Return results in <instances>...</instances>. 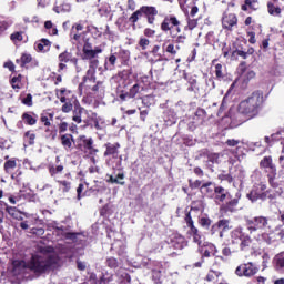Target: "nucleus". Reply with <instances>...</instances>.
<instances>
[{
    "label": "nucleus",
    "instance_id": "obj_1",
    "mask_svg": "<svg viewBox=\"0 0 284 284\" xmlns=\"http://www.w3.org/2000/svg\"><path fill=\"white\" fill-rule=\"evenodd\" d=\"M24 270H29L32 274L41 276V274H49L59 267V256L54 254V247L44 246L40 248V253L33 254L27 262H20Z\"/></svg>",
    "mask_w": 284,
    "mask_h": 284
},
{
    "label": "nucleus",
    "instance_id": "obj_2",
    "mask_svg": "<svg viewBox=\"0 0 284 284\" xmlns=\"http://www.w3.org/2000/svg\"><path fill=\"white\" fill-rule=\"evenodd\" d=\"M262 108L263 93L261 91H254L246 100H243L239 104V113L247 119H254V116H258Z\"/></svg>",
    "mask_w": 284,
    "mask_h": 284
},
{
    "label": "nucleus",
    "instance_id": "obj_3",
    "mask_svg": "<svg viewBox=\"0 0 284 284\" xmlns=\"http://www.w3.org/2000/svg\"><path fill=\"white\" fill-rule=\"evenodd\" d=\"M267 190V185L264 183L256 184L252 187L248 194H246V197L251 203H256V201H266L270 199V201H274L275 195L270 194Z\"/></svg>",
    "mask_w": 284,
    "mask_h": 284
},
{
    "label": "nucleus",
    "instance_id": "obj_4",
    "mask_svg": "<svg viewBox=\"0 0 284 284\" xmlns=\"http://www.w3.org/2000/svg\"><path fill=\"white\" fill-rule=\"evenodd\" d=\"M60 94V101L64 103L62 105V112H64L65 114H68V112H72L73 108H77V105L79 104V100H77V97H74L72 92L65 89H61Z\"/></svg>",
    "mask_w": 284,
    "mask_h": 284
},
{
    "label": "nucleus",
    "instance_id": "obj_5",
    "mask_svg": "<svg viewBox=\"0 0 284 284\" xmlns=\"http://www.w3.org/2000/svg\"><path fill=\"white\" fill-rule=\"evenodd\" d=\"M247 230L252 234V232H256V230H265L267 225H270V220L265 216H256L253 220H247Z\"/></svg>",
    "mask_w": 284,
    "mask_h": 284
},
{
    "label": "nucleus",
    "instance_id": "obj_6",
    "mask_svg": "<svg viewBox=\"0 0 284 284\" xmlns=\"http://www.w3.org/2000/svg\"><path fill=\"white\" fill-rule=\"evenodd\" d=\"M83 116H88V119H97V113L92 111H88L84 108L81 106V104H75V108L73 110V116L72 121L74 123H81L83 121Z\"/></svg>",
    "mask_w": 284,
    "mask_h": 284
},
{
    "label": "nucleus",
    "instance_id": "obj_7",
    "mask_svg": "<svg viewBox=\"0 0 284 284\" xmlns=\"http://www.w3.org/2000/svg\"><path fill=\"white\" fill-rule=\"evenodd\" d=\"M258 273V267L256 264L248 262L246 264H242L236 267L235 274L236 276H254V274Z\"/></svg>",
    "mask_w": 284,
    "mask_h": 284
},
{
    "label": "nucleus",
    "instance_id": "obj_8",
    "mask_svg": "<svg viewBox=\"0 0 284 284\" xmlns=\"http://www.w3.org/2000/svg\"><path fill=\"white\" fill-rule=\"evenodd\" d=\"M239 201H241V194L236 193L235 197L230 195V199H226L224 203L220 206L222 212H236V207H239Z\"/></svg>",
    "mask_w": 284,
    "mask_h": 284
},
{
    "label": "nucleus",
    "instance_id": "obj_9",
    "mask_svg": "<svg viewBox=\"0 0 284 284\" xmlns=\"http://www.w3.org/2000/svg\"><path fill=\"white\" fill-rule=\"evenodd\" d=\"M230 192L225 190L223 186H215L214 187V193H213V199L214 203L216 205H223L226 201V199H230Z\"/></svg>",
    "mask_w": 284,
    "mask_h": 284
},
{
    "label": "nucleus",
    "instance_id": "obj_10",
    "mask_svg": "<svg viewBox=\"0 0 284 284\" xmlns=\"http://www.w3.org/2000/svg\"><path fill=\"white\" fill-rule=\"evenodd\" d=\"M168 244L173 250H183L185 247V237L179 233H173L169 236Z\"/></svg>",
    "mask_w": 284,
    "mask_h": 284
},
{
    "label": "nucleus",
    "instance_id": "obj_11",
    "mask_svg": "<svg viewBox=\"0 0 284 284\" xmlns=\"http://www.w3.org/2000/svg\"><path fill=\"white\" fill-rule=\"evenodd\" d=\"M82 52L84 54V59H97V55L103 52V48L101 47L92 48V43L85 42L83 45Z\"/></svg>",
    "mask_w": 284,
    "mask_h": 284
},
{
    "label": "nucleus",
    "instance_id": "obj_12",
    "mask_svg": "<svg viewBox=\"0 0 284 284\" xmlns=\"http://www.w3.org/2000/svg\"><path fill=\"white\" fill-rule=\"evenodd\" d=\"M174 26H181V22L179 21V19H176V17L171 16V17H166L164 18V20L161 23V30L163 32H174V30H172L174 28Z\"/></svg>",
    "mask_w": 284,
    "mask_h": 284
},
{
    "label": "nucleus",
    "instance_id": "obj_13",
    "mask_svg": "<svg viewBox=\"0 0 284 284\" xmlns=\"http://www.w3.org/2000/svg\"><path fill=\"white\" fill-rule=\"evenodd\" d=\"M201 254L203 257L210 258V256H216V253L219 252L216 250V246L210 242H204L200 247H199Z\"/></svg>",
    "mask_w": 284,
    "mask_h": 284
},
{
    "label": "nucleus",
    "instance_id": "obj_14",
    "mask_svg": "<svg viewBox=\"0 0 284 284\" xmlns=\"http://www.w3.org/2000/svg\"><path fill=\"white\" fill-rule=\"evenodd\" d=\"M58 59L60 63H68V62L73 63V65L77 69V72H81V68L79 67V59L72 57V53H70L69 51H64L60 53Z\"/></svg>",
    "mask_w": 284,
    "mask_h": 284
},
{
    "label": "nucleus",
    "instance_id": "obj_15",
    "mask_svg": "<svg viewBox=\"0 0 284 284\" xmlns=\"http://www.w3.org/2000/svg\"><path fill=\"white\" fill-rule=\"evenodd\" d=\"M229 230H232V226H230V220H220L212 226L211 232L214 234V232L220 231V236L223 239V232H229Z\"/></svg>",
    "mask_w": 284,
    "mask_h": 284
},
{
    "label": "nucleus",
    "instance_id": "obj_16",
    "mask_svg": "<svg viewBox=\"0 0 284 284\" xmlns=\"http://www.w3.org/2000/svg\"><path fill=\"white\" fill-rule=\"evenodd\" d=\"M142 14L145 16L148 23L150 26H154V21L156 19V14H159V11L156 10L155 7H148L143 6L142 7Z\"/></svg>",
    "mask_w": 284,
    "mask_h": 284
},
{
    "label": "nucleus",
    "instance_id": "obj_17",
    "mask_svg": "<svg viewBox=\"0 0 284 284\" xmlns=\"http://www.w3.org/2000/svg\"><path fill=\"white\" fill-rule=\"evenodd\" d=\"M104 156H110V159H119V150L121 149V144L119 142L115 143H106L105 144Z\"/></svg>",
    "mask_w": 284,
    "mask_h": 284
},
{
    "label": "nucleus",
    "instance_id": "obj_18",
    "mask_svg": "<svg viewBox=\"0 0 284 284\" xmlns=\"http://www.w3.org/2000/svg\"><path fill=\"white\" fill-rule=\"evenodd\" d=\"M80 141H82V148L84 152H89V154H97V152H99L98 149H94V140L92 138L82 135L80 136Z\"/></svg>",
    "mask_w": 284,
    "mask_h": 284
},
{
    "label": "nucleus",
    "instance_id": "obj_19",
    "mask_svg": "<svg viewBox=\"0 0 284 284\" xmlns=\"http://www.w3.org/2000/svg\"><path fill=\"white\" fill-rule=\"evenodd\" d=\"M237 21L239 19L236 18V14L234 13L224 14V17L222 18V26L225 30H232V28L236 26Z\"/></svg>",
    "mask_w": 284,
    "mask_h": 284
},
{
    "label": "nucleus",
    "instance_id": "obj_20",
    "mask_svg": "<svg viewBox=\"0 0 284 284\" xmlns=\"http://www.w3.org/2000/svg\"><path fill=\"white\" fill-rule=\"evenodd\" d=\"M239 72H240L244 83L252 81V79H254V77H256V72L245 68V62H242L240 64Z\"/></svg>",
    "mask_w": 284,
    "mask_h": 284
},
{
    "label": "nucleus",
    "instance_id": "obj_21",
    "mask_svg": "<svg viewBox=\"0 0 284 284\" xmlns=\"http://www.w3.org/2000/svg\"><path fill=\"white\" fill-rule=\"evenodd\" d=\"M214 182L209 181L204 182L200 189V192L204 194V196H207V199H214Z\"/></svg>",
    "mask_w": 284,
    "mask_h": 284
},
{
    "label": "nucleus",
    "instance_id": "obj_22",
    "mask_svg": "<svg viewBox=\"0 0 284 284\" xmlns=\"http://www.w3.org/2000/svg\"><path fill=\"white\" fill-rule=\"evenodd\" d=\"M225 145H227L229 148H235L232 151V154H234V156H239L241 154V150L243 149V142H241L240 140H235V139H229L225 142Z\"/></svg>",
    "mask_w": 284,
    "mask_h": 284
},
{
    "label": "nucleus",
    "instance_id": "obj_23",
    "mask_svg": "<svg viewBox=\"0 0 284 284\" xmlns=\"http://www.w3.org/2000/svg\"><path fill=\"white\" fill-rule=\"evenodd\" d=\"M245 236V233H243L242 227H237L231 232V241L233 245H239L243 237Z\"/></svg>",
    "mask_w": 284,
    "mask_h": 284
},
{
    "label": "nucleus",
    "instance_id": "obj_24",
    "mask_svg": "<svg viewBox=\"0 0 284 284\" xmlns=\"http://www.w3.org/2000/svg\"><path fill=\"white\" fill-rule=\"evenodd\" d=\"M60 141L64 150H72V145H74V136L72 134H62Z\"/></svg>",
    "mask_w": 284,
    "mask_h": 284
},
{
    "label": "nucleus",
    "instance_id": "obj_25",
    "mask_svg": "<svg viewBox=\"0 0 284 284\" xmlns=\"http://www.w3.org/2000/svg\"><path fill=\"white\" fill-rule=\"evenodd\" d=\"M106 176H109V180H106L108 183H115L116 185H125V181H123L125 179V173L120 172L115 175H110L108 174Z\"/></svg>",
    "mask_w": 284,
    "mask_h": 284
},
{
    "label": "nucleus",
    "instance_id": "obj_26",
    "mask_svg": "<svg viewBox=\"0 0 284 284\" xmlns=\"http://www.w3.org/2000/svg\"><path fill=\"white\" fill-rule=\"evenodd\" d=\"M51 42L48 39H42L36 43L34 48L37 52H50Z\"/></svg>",
    "mask_w": 284,
    "mask_h": 284
},
{
    "label": "nucleus",
    "instance_id": "obj_27",
    "mask_svg": "<svg viewBox=\"0 0 284 284\" xmlns=\"http://www.w3.org/2000/svg\"><path fill=\"white\" fill-rule=\"evenodd\" d=\"M116 59H119V55H116V52L111 53V55L104 62V70H106V71L114 70V68L116 65Z\"/></svg>",
    "mask_w": 284,
    "mask_h": 284
},
{
    "label": "nucleus",
    "instance_id": "obj_28",
    "mask_svg": "<svg viewBox=\"0 0 284 284\" xmlns=\"http://www.w3.org/2000/svg\"><path fill=\"white\" fill-rule=\"evenodd\" d=\"M261 8L258 0H245V3L242 6V10L247 12V10L256 11Z\"/></svg>",
    "mask_w": 284,
    "mask_h": 284
},
{
    "label": "nucleus",
    "instance_id": "obj_29",
    "mask_svg": "<svg viewBox=\"0 0 284 284\" xmlns=\"http://www.w3.org/2000/svg\"><path fill=\"white\" fill-rule=\"evenodd\" d=\"M275 270L284 274V252L275 255L274 257Z\"/></svg>",
    "mask_w": 284,
    "mask_h": 284
},
{
    "label": "nucleus",
    "instance_id": "obj_30",
    "mask_svg": "<svg viewBox=\"0 0 284 284\" xmlns=\"http://www.w3.org/2000/svg\"><path fill=\"white\" fill-rule=\"evenodd\" d=\"M205 116H207V112H205V109H197L195 111V116H194V121L197 125L203 124V122L205 121Z\"/></svg>",
    "mask_w": 284,
    "mask_h": 284
},
{
    "label": "nucleus",
    "instance_id": "obj_31",
    "mask_svg": "<svg viewBox=\"0 0 284 284\" xmlns=\"http://www.w3.org/2000/svg\"><path fill=\"white\" fill-rule=\"evenodd\" d=\"M53 10L57 14H61V12H70V10H72V6L68 2H63L62 4H55Z\"/></svg>",
    "mask_w": 284,
    "mask_h": 284
},
{
    "label": "nucleus",
    "instance_id": "obj_32",
    "mask_svg": "<svg viewBox=\"0 0 284 284\" xmlns=\"http://www.w3.org/2000/svg\"><path fill=\"white\" fill-rule=\"evenodd\" d=\"M7 212L12 219H16L17 221H23V216H21V212L17 210L16 206H7Z\"/></svg>",
    "mask_w": 284,
    "mask_h": 284
},
{
    "label": "nucleus",
    "instance_id": "obj_33",
    "mask_svg": "<svg viewBox=\"0 0 284 284\" xmlns=\"http://www.w3.org/2000/svg\"><path fill=\"white\" fill-rule=\"evenodd\" d=\"M22 121L27 125H36L37 124V115H34L33 113H23Z\"/></svg>",
    "mask_w": 284,
    "mask_h": 284
},
{
    "label": "nucleus",
    "instance_id": "obj_34",
    "mask_svg": "<svg viewBox=\"0 0 284 284\" xmlns=\"http://www.w3.org/2000/svg\"><path fill=\"white\" fill-rule=\"evenodd\" d=\"M190 234L191 236H193V243H196L199 245V248L202 246L201 243H203V241L201 240V233L199 232V229L193 227L192 230H190Z\"/></svg>",
    "mask_w": 284,
    "mask_h": 284
},
{
    "label": "nucleus",
    "instance_id": "obj_35",
    "mask_svg": "<svg viewBox=\"0 0 284 284\" xmlns=\"http://www.w3.org/2000/svg\"><path fill=\"white\" fill-rule=\"evenodd\" d=\"M3 168L7 174H12V172L17 168V160L14 159L8 160L7 162H4Z\"/></svg>",
    "mask_w": 284,
    "mask_h": 284
},
{
    "label": "nucleus",
    "instance_id": "obj_36",
    "mask_svg": "<svg viewBox=\"0 0 284 284\" xmlns=\"http://www.w3.org/2000/svg\"><path fill=\"white\" fill-rule=\"evenodd\" d=\"M160 49H161V47H159V45L153 47L152 52H153L155 59L151 60L152 65H156V63H161V61H163V57L161 54H159Z\"/></svg>",
    "mask_w": 284,
    "mask_h": 284
},
{
    "label": "nucleus",
    "instance_id": "obj_37",
    "mask_svg": "<svg viewBox=\"0 0 284 284\" xmlns=\"http://www.w3.org/2000/svg\"><path fill=\"white\" fill-rule=\"evenodd\" d=\"M11 26H12L11 20H0V37H3L8 28H10Z\"/></svg>",
    "mask_w": 284,
    "mask_h": 284
},
{
    "label": "nucleus",
    "instance_id": "obj_38",
    "mask_svg": "<svg viewBox=\"0 0 284 284\" xmlns=\"http://www.w3.org/2000/svg\"><path fill=\"white\" fill-rule=\"evenodd\" d=\"M141 17H143L142 7L131 14V17L129 18V21L134 24L139 21Z\"/></svg>",
    "mask_w": 284,
    "mask_h": 284
},
{
    "label": "nucleus",
    "instance_id": "obj_39",
    "mask_svg": "<svg viewBox=\"0 0 284 284\" xmlns=\"http://www.w3.org/2000/svg\"><path fill=\"white\" fill-rule=\"evenodd\" d=\"M30 61H32V55L28 54V53H23L20 58V60H17V63H20L21 68H23V65H28V63H30Z\"/></svg>",
    "mask_w": 284,
    "mask_h": 284
},
{
    "label": "nucleus",
    "instance_id": "obj_40",
    "mask_svg": "<svg viewBox=\"0 0 284 284\" xmlns=\"http://www.w3.org/2000/svg\"><path fill=\"white\" fill-rule=\"evenodd\" d=\"M241 250H245V247H250L252 245V239L248 237V235H245L242 237V241L239 243Z\"/></svg>",
    "mask_w": 284,
    "mask_h": 284
},
{
    "label": "nucleus",
    "instance_id": "obj_41",
    "mask_svg": "<svg viewBox=\"0 0 284 284\" xmlns=\"http://www.w3.org/2000/svg\"><path fill=\"white\" fill-rule=\"evenodd\" d=\"M140 91H141V85L139 83L134 84L128 92L129 99H134V97H136V94H139Z\"/></svg>",
    "mask_w": 284,
    "mask_h": 284
},
{
    "label": "nucleus",
    "instance_id": "obj_42",
    "mask_svg": "<svg viewBox=\"0 0 284 284\" xmlns=\"http://www.w3.org/2000/svg\"><path fill=\"white\" fill-rule=\"evenodd\" d=\"M171 38L175 39V43H185L187 37L185 34L176 36V31H171Z\"/></svg>",
    "mask_w": 284,
    "mask_h": 284
},
{
    "label": "nucleus",
    "instance_id": "obj_43",
    "mask_svg": "<svg viewBox=\"0 0 284 284\" xmlns=\"http://www.w3.org/2000/svg\"><path fill=\"white\" fill-rule=\"evenodd\" d=\"M260 168H271V170L274 168L272 165V156H265L263 160L260 162Z\"/></svg>",
    "mask_w": 284,
    "mask_h": 284
},
{
    "label": "nucleus",
    "instance_id": "obj_44",
    "mask_svg": "<svg viewBox=\"0 0 284 284\" xmlns=\"http://www.w3.org/2000/svg\"><path fill=\"white\" fill-rule=\"evenodd\" d=\"M175 108L179 114H185V110H187V104H185L183 101H179Z\"/></svg>",
    "mask_w": 284,
    "mask_h": 284
},
{
    "label": "nucleus",
    "instance_id": "obj_45",
    "mask_svg": "<svg viewBox=\"0 0 284 284\" xmlns=\"http://www.w3.org/2000/svg\"><path fill=\"white\" fill-rule=\"evenodd\" d=\"M61 172H63V165L49 168V174H51V176H54L55 174H61Z\"/></svg>",
    "mask_w": 284,
    "mask_h": 284
},
{
    "label": "nucleus",
    "instance_id": "obj_46",
    "mask_svg": "<svg viewBox=\"0 0 284 284\" xmlns=\"http://www.w3.org/2000/svg\"><path fill=\"white\" fill-rule=\"evenodd\" d=\"M118 59H122V61H128L130 59V51L128 50H120L118 53Z\"/></svg>",
    "mask_w": 284,
    "mask_h": 284
},
{
    "label": "nucleus",
    "instance_id": "obj_47",
    "mask_svg": "<svg viewBox=\"0 0 284 284\" xmlns=\"http://www.w3.org/2000/svg\"><path fill=\"white\" fill-rule=\"evenodd\" d=\"M203 185V181L201 180H195V181H192V180H189V186L191 187V190H197V187H202Z\"/></svg>",
    "mask_w": 284,
    "mask_h": 284
},
{
    "label": "nucleus",
    "instance_id": "obj_48",
    "mask_svg": "<svg viewBox=\"0 0 284 284\" xmlns=\"http://www.w3.org/2000/svg\"><path fill=\"white\" fill-rule=\"evenodd\" d=\"M97 73V70L94 69H88L87 75H84V81H95L97 78H94V74Z\"/></svg>",
    "mask_w": 284,
    "mask_h": 284
},
{
    "label": "nucleus",
    "instance_id": "obj_49",
    "mask_svg": "<svg viewBox=\"0 0 284 284\" xmlns=\"http://www.w3.org/2000/svg\"><path fill=\"white\" fill-rule=\"evenodd\" d=\"M106 265H108V267H111V268H116V267H119V261H116V258H114V257H109V258H106Z\"/></svg>",
    "mask_w": 284,
    "mask_h": 284
},
{
    "label": "nucleus",
    "instance_id": "obj_50",
    "mask_svg": "<svg viewBox=\"0 0 284 284\" xmlns=\"http://www.w3.org/2000/svg\"><path fill=\"white\" fill-rule=\"evenodd\" d=\"M207 159L210 163H219V159H221V154L219 153H209Z\"/></svg>",
    "mask_w": 284,
    "mask_h": 284
},
{
    "label": "nucleus",
    "instance_id": "obj_51",
    "mask_svg": "<svg viewBox=\"0 0 284 284\" xmlns=\"http://www.w3.org/2000/svg\"><path fill=\"white\" fill-rule=\"evenodd\" d=\"M196 26H199V20L187 18V26L185 27L186 29L194 30Z\"/></svg>",
    "mask_w": 284,
    "mask_h": 284
},
{
    "label": "nucleus",
    "instance_id": "obj_52",
    "mask_svg": "<svg viewBox=\"0 0 284 284\" xmlns=\"http://www.w3.org/2000/svg\"><path fill=\"white\" fill-rule=\"evenodd\" d=\"M11 41H23V32L18 31L10 36Z\"/></svg>",
    "mask_w": 284,
    "mask_h": 284
},
{
    "label": "nucleus",
    "instance_id": "obj_53",
    "mask_svg": "<svg viewBox=\"0 0 284 284\" xmlns=\"http://www.w3.org/2000/svg\"><path fill=\"white\" fill-rule=\"evenodd\" d=\"M271 139H272V141H281V139H284V130L273 133L271 135Z\"/></svg>",
    "mask_w": 284,
    "mask_h": 284
},
{
    "label": "nucleus",
    "instance_id": "obj_54",
    "mask_svg": "<svg viewBox=\"0 0 284 284\" xmlns=\"http://www.w3.org/2000/svg\"><path fill=\"white\" fill-rule=\"evenodd\" d=\"M24 136H27V139H29V145H34V139H37V134H34L30 131H27L24 133Z\"/></svg>",
    "mask_w": 284,
    "mask_h": 284
},
{
    "label": "nucleus",
    "instance_id": "obj_55",
    "mask_svg": "<svg viewBox=\"0 0 284 284\" xmlns=\"http://www.w3.org/2000/svg\"><path fill=\"white\" fill-rule=\"evenodd\" d=\"M267 8L270 14H281V8H275L272 3H268Z\"/></svg>",
    "mask_w": 284,
    "mask_h": 284
},
{
    "label": "nucleus",
    "instance_id": "obj_56",
    "mask_svg": "<svg viewBox=\"0 0 284 284\" xmlns=\"http://www.w3.org/2000/svg\"><path fill=\"white\" fill-rule=\"evenodd\" d=\"M200 225L202 227H210V225H212V220H210V217H201Z\"/></svg>",
    "mask_w": 284,
    "mask_h": 284
},
{
    "label": "nucleus",
    "instance_id": "obj_57",
    "mask_svg": "<svg viewBox=\"0 0 284 284\" xmlns=\"http://www.w3.org/2000/svg\"><path fill=\"white\" fill-rule=\"evenodd\" d=\"M139 45L140 48H142V50H148V45H150V40H148L146 38H141L139 41Z\"/></svg>",
    "mask_w": 284,
    "mask_h": 284
},
{
    "label": "nucleus",
    "instance_id": "obj_58",
    "mask_svg": "<svg viewBox=\"0 0 284 284\" xmlns=\"http://www.w3.org/2000/svg\"><path fill=\"white\" fill-rule=\"evenodd\" d=\"M62 185V192H70L71 183L69 181H58Z\"/></svg>",
    "mask_w": 284,
    "mask_h": 284
},
{
    "label": "nucleus",
    "instance_id": "obj_59",
    "mask_svg": "<svg viewBox=\"0 0 284 284\" xmlns=\"http://www.w3.org/2000/svg\"><path fill=\"white\" fill-rule=\"evenodd\" d=\"M215 75L217 79H223V65L222 64L215 65Z\"/></svg>",
    "mask_w": 284,
    "mask_h": 284
},
{
    "label": "nucleus",
    "instance_id": "obj_60",
    "mask_svg": "<svg viewBox=\"0 0 284 284\" xmlns=\"http://www.w3.org/2000/svg\"><path fill=\"white\" fill-rule=\"evenodd\" d=\"M268 183L272 187H278V182H276V174L268 175Z\"/></svg>",
    "mask_w": 284,
    "mask_h": 284
},
{
    "label": "nucleus",
    "instance_id": "obj_61",
    "mask_svg": "<svg viewBox=\"0 0 284 284\" xmlns=\"http://www.w3.org/2000/svg\"><path fill=\"white\" fill-rule=\"evenodd\" d=\"M90 63H89V68L91 70H97V68H99V59L93 58V59H89Z\"/></svg>",
    "mask_w": 284,
    "mask_h": 284
},
{
    "label": "nucleus",
    "instance_id": "obj_62",
    "mask_svg": "<svg viewBox=\"0 0 284 284\" xmlns=\"http://www.w3.org/2000/svg\"><path fill=\"white\" fill-rule=\"evenodd\" d=\"M47 139H51L54 141L57 139V130L50 131V129L45 130Z\"/></svg>",
    "mask_w": 284,
    "mask_h": 284
},
{
    "label": "nucleus",
    "instance_id": "obj_63",
    "mask_svg": "<svg viewBox=\"0 0 284 284\" xmlns=\"http://www.w3.org/2000/svg\"><path fill=\"white\" fill-rule=\"evenodd\" d=\"M22 103L29 108L32 106V94L29 93L24 99H22Z\"/></svg>",
    "mask_w": 284,
    "mask_h": 284
},
{
    "label": "nucleus",
    "instance_id": "obj_64",
    "mask_svg": "<svg viewBox=\"0 0 284 284\" xmlns=\"http://www.w3.org/2000/svg\"><path fill=\"white\" fill-rule=\"evenodd\" d=\"M143 33H144V37L152 38L154 37V34H156V31L151 28H146L144 29Z\"/></svg>",
    "mask_w": 284,
    "mask_h": 284
}]
</instances>
